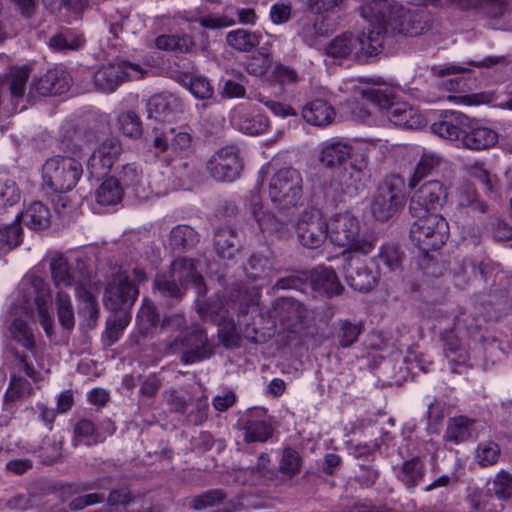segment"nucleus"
<instances>
[{
    "instance_id": "nucleus-1",
    "label": "nucleus",
    "mask_w": 512,
    "mask_h": 512,
    "mask_svg": "<svg viewBox=\"0 0 512 512\" xmlns=\"http://www.w3.org/2000/svg\"><path fill=\"white\" fill-rule=\"evenodd\" d=\"M329 238L334 245L344 248L341 257L350 254L366 256L373 251L377 242V238L365 229L360 219L349 211L331 218Z\"/></svg>"
},
{
    "instance_id": "nucleus-2",
    "label": "nucleus",
    "mask_w": 512,
    "mask_h": 512,
    "mask_svg": "<svg viewBox=\"0 0 512 512\" xmlns=\"http://www.w3.org/2000/svg\"><path fill=\"white\" fill-rule=\"evenodd\" d=\"M363 96L379 109L386 111L388 120L405 129H419L426 123L420 111L404 101H396L390 87H373L363 91Z\"/></svg>"
},
{
    "instance_id": "nucleus-3",
    "label": "nucleus",
    "mask_w": 512,
    "mask_h": 512,
    "mask_svg": "<svg viewBox=\"0 0 512 512\" xmlns=\"http://www.w3.org/2000/svg\"><path fill=\"white\" fill-rule=\"evenodd\" d=\"M83 174L81 163L68 156H53L42 166V190L67 193L75 188Z\"/></svg>"
},
{
    "instance_id": "nucleus-4",
    "label": "nucleus",
    "mask_w": 512,
    "mask_h": 512,
    "mask_svg": "<svg viewBox=\"0 0 512 512\" xmlns=\"http://www.w3.org/2000/svg\"><path fill=\"white\" fill-rule=\"evenodd\" d=\"M192 281V259L179 258L172 262L169 272L157 274L153 293L167 306L176 305L186 294Z\"/></svg>"
},
{
    "instance_id": "nucleus-5",
    "label": "nucleus",
    "mask_w": 512,
    "mask_h": 512,
    "mask_svg": "<svg viewBox=\"0 0 512 512\" xmlns=\"http://www.w3.org/2000/svg\"><path fill=\"white\" fill-rule=\"evenodd\" d=\"M417 219L410 227V239L420 252L428 254L440 249L449 238L447 220L439 214L412 215Z\"/></svg>"
},
{
    "instance_id": "nucleus-6",
    "label": "nucleus",
    "mask_w": 512,
    "mask_h": 512,
    "mask_svg": "<svg viewBox=\"0 0 512 512\" xmlns=\"http://www.w3.org/2000/svg\"><path fill=\"white\" fill-rule=\"evenodd\" d=\"M381 35H369L365 30L354 35L345 32L335 37L326 47L327 55L333 58L358 59L360 56H374L381 52Z\"/></svg>"
},
{
    "instance_id": "nucleus-7",
    "label": "nucleus",
    "mask_w": 512,
    "mask_h": 512,
    "mask_svg": "<svg viewBox=\"0 0 512 512\" xmlns=\"http://www.w3.org/2000/svg\"><path fill=\"white\" fill-rule=\"evenodd\" d=\"M303 194V179L293 167H283L271 177L269 197L279 210L297 207Z\"/></svg>"
},
{
    "instance_id": "nucleus-8",
    "label": "nucleus",
    "mask_w": 512,
    "mask_h": 512,
    "mask_svg": "<svg viewBox=\"0 0 512 512\" xmlns=\"http://www.w3.org/2000/svg\"><path fill=\"white\" fill-rule=\"evenodd\" d=\"M402 10L396 0H361L360 14L368 22L364 29L369 35L380 32L381 46L384 44L390 29L394 28V21Z\"/></svg>"
},
{
    "instance_id": "nucleus-9",
    "label": "nucleus",
    "mask_w": 512,
    "mask_h": 512,
    "mask_svg": "<svg viewBox=\"0 0 512 512\" xmlns=\"http://www.w3.org/2000/svg\"><path fill=\"white\" fill-rule=\"evenodd\" d=\"M30 69L26 66L12 69L0 82L2 103L12 112L23 111L34 98L33 83L27 92Z\"/></svg>"
},
{
    "instance_id": "nucleus-10",
    "label": "nucleus",
    "mask_w": 512,
    "mask_h": 512,
    "mask_svg": "<svg viewBox=\"0 0 512 512\" xmlns=\"http://www.w3.org/2000/svg\"><path fill=\"white\" fill-rule=\"evenodd\" d=\"M498 65L507 66V58L505 56H487L480 61H469L463 65H438L432 67V73L438 77L451 76L441 84L445 90L450 92H463L466 89H469L468 79L463 76V74L471 72V66L477 68H492Z\"/></svg>"
},
{
    "instance_id": "nucleus-11",
    "label": "nucleus",
    "mask_w": 512,
    "mask_h": 512,
    "mask_svg": "<svg viewBox=\"0 0 512 512\" xmlns=\"http://www.w3.org/2000/svg\"><path fill=\"white\" fill-rule=\"evenodd\" d=\"M139 295L131 276L119 269L112 275L104 291V306L114 312H129Z\"/></svg>"
},
{
    "instance_id": "nucleus-12",
    "label": "nucleus",
    "mask_w": 512,
    "mask_h": 512,
    "mask_svg": "<svg viewBox=\"0 0 512 512\" xmlns=\"http://www.w3.org/2000/svg\"><path fill=\"white\" fill-rule=\"evenodd\" d=\"M144 70L138 64L130 62L108 63L94 73V86L103 93H112L127 80L140 79Z\"/></svg>"
},
{
    "instance_id": "nucleus-13",
    "label": "nucleus",
    "mask_w": 512,
    "mask_h": 512,
    "mask_svg": "<svg viewBox=\"0 0 512 512\" xmlns=\"http://www.w3.org/2000/svg\"><path fill=\"white\" fill-rule=\"evenodd\" d=\"M210 176L218 182H233L244 168L241 150L236 145H226L217 150L206 165Z\"/></svg>"
},
{
    "instance_id": "nucleus-14",
    "label": "nucleus",
    "mask_w": 512,
    "mask_h": 512,
    "mask_svg": "<svg viewBox=\"0 0 512 512\" xmlns=\"http://www.w3.org/2000/svg\"><path fill=\"white\" fill-rule=\"evenodd\" d=\"M296 233L300 244L309 249L319 248L329 237L330 223L320 210H304L296 224Z\"/></svg>"
},
{
    "instance_id": "nucleus-15",
    "label": "nucleus",
    "mask_w": 512,
    "mask_h": 512,
    "mask_svg": "<svg viewBox=\"0 0 512 512\" xmlns=\"http://www.w3.org/2000/svg\"><path fill=\"white\" fill-rule=\"evenodd\" d=\"M50 270L57 291L74 289L77 293V289L86 288L91 277L83 261L78 260L72 267L61 255L52 258Z\"/></svg>"
},
{
    "instance_id": "nucleus-16",
    "label": "nucleus",
    "mask_w": 512,
    "mask_h": 512,
    "mask_svg": "<svg viewBox=\"0 0 512 512\" xmlns=\"http://www.w3.org/2000/svg\"><path fill=\"white\" fill-rule=\"evenodd\" d=\"M447 197V189L438 180H430L417 188L410 200L409 211L412 215L430 214L441 208Z\"/></svg>"
},
{
    "instance_id": "nucleus-17",
    "label": "nucleus",
    "mask_w": 512,
    "mask_h": 512,
    "mask_svg": "<svg viewBox=\"0 0 512 512\" xmlns=\"http://www.w3.org/2000/svg\"><path fill=\"white\" fill-rule=\"evenodd\" d=\"M433 24V16L426 6L402 10L396 16L394 28L389 33L395 32L405 36H419L429 31Z\"/></svg>"
},
{
    "instance_id": "nucleus-18",
    "label": "nucleus",
    "mask_w": 512,
    "mask_h": 512,
    "mask_svg": "<svg viewBox=\"0 0 512 512\" xmlns=\"http://www.w3.org/2000/svg\"><path fill=\"white\" fill-rule=\"evenodd\" d=\"M400 187L392 180H385L377 187L372 198L371 212L381 222L389 220L402 205Z\"/></svg>"
},
{
    "instance_id": "nucleus-19",
    "label": "nucleus",
    "mask_w": 512,
    "mask_h": 512,
    "mask_svg": "<svg viewBox=\"0 0 512 512\" xmlns=\"http://www.w3.org/2000/svg\"><path fill=\"white\" fill-rule=\"evenodd\" d=\"M24 285H29L27 293L29 296H33L34 304L36 305L39 322L43 327L46 335L51 337L54 333V319L49 309L52 303V297L48 285L45 281L37 276L30 277L28 282H24Z\"/></svg>"
},
{
    "instance_id": "nucleus-20",
    "label": "nucleus",
    "mask_w": 512,
    "mask_h": 512,
    "mask_svg": "<svg viewBox=\"0 0 512 512\" xmlns=\"http://www.w3.org/2000/svg\"><path fill=\"white\" fill-rule=\"evenodd\" d=\"M342 258L346 262L343 266V274L349 286L359 292H369L376 286L377 271L370 269L354 254Z\"/></svg>"
},
{
    "instance_id": "nucleus-21",
    "label": "nucleus",
    "mask_w": 512,
    "mask_h": 512,
    "mask_svg": "<svg viewBox=\"0 0 512 512\" xmlns=\"http://www.w3.org/2000/svg\"><path fill=\"white\" fill-rule=\"evenodd\" d=\"M357 154H366L363 149L339 139H331L322 144L319 154L320 163L326 168L343 167L348 161L354 160Z\"/></svg>"
},
{
    "instance_id": "nucleus-22",
    "label": "nucleus",
    "mask_w": 512,
    "mask_h": 512,
    "mask_svg": "<svg viewBox=\"0 0 512 512\" xmlns=\"http://www.w3.org/2000/svg\"><path fill=\"white\" fill-rule=\"evenodd\" d=\"M368 176V156L357 154L349 166L343 168L338 178V185L344 194L353 197L364 189Z\"/></svg>"
},
{
    "instance_id": "nucleus-23",
    "label": "nucleus",
    "mask_w": 512,
    "mask_h": 512,
    "mask_svg": "<svg viewBox=\"0 0 512 512\" xmlns=\"http://www.w3.org/2000/svg\"><path fill=\"white\" fill-rule=\"evenodd\" d=\"M122 152L118 139L109 138L102 142L91 154L87 168L93 177H102L108 173Z\"/></svg>"
},
{
    "instance_id": "nucleus-24",
    "label": "nucleus",
    "mask_w": 512,
    "mask_h": 512,
    "mask_svg": "<svg viewBox=\"0 0 512 512\" xmlns=\"http://www.w3.org/2000/svg\"><path fill=\"white\" fill-rule=\"evenodd\" d=\"M247 209L249 215L256 221L261 232L273 234L282 232L288 225V217H278L263 208L261 197L257 193L251 194Z\"/></svg>"
},
{
    "instance_id": "nucleus-25",
    "label": "nucleus",
    "mask_w": 512,
    "mask_h": 512,
    "mask_svg": "<svg viewBox=\"0 0 512 512\" xmlns=\"http://www.w3.org/2000/svg\"><path fill=\"white\" fill-rule=\"evenodd\" d=\"M469 123V117L461 112L445 110L441 113L438 121L431 125V131L447 140H461L464 129Z\"/></svg>"
},
{
    "instance_id": "nucleus-26",
    "label": "nucleus",
    "mask_w": 512,
    "mask_h": 512,
    "mask_svg": "<svg viewBox=\"0 0 512 512\" xmlns=\"http://www.w3.org/2000/svg\"><path fill=\"white\" fill-rule=\"evenodd\" d=\"M148 118L158 122H170L182 111L181 103L172 94H155L146 103Z\"/></svg>"
},
{
    "instance_id": "nucleus-27",
    "label": "nucleus",
    "mask_w": 512,
    "mask_h": 512,
    "mask_svg": "<svg viewBox=\"0 0 512 512\" xmlns=\"http://www.w3.org/2000/svg\"><path fill=\"white\" fill-rule=\"evenodd\" d=\"M468 127H465L461 136L462 145L470 150H486L498 142V134L491 128L481 126L469 118Z\"/></svg>"
},
{
    "instance_id": "nucleus-28",
    "label": "nucleus",
    "mask_w": 512,
    "mask_h": 512,
    "mask_svg": "<svg viewBox=\"0 0 512 512\" xmlns=\"http://www.w3.org/2000/svg\"><path fill=\"white\" fill-rule=\"evenodd\" d=\"M70 84V75L63 69L55 68L33 82V90L41 96L58 95L68 91Z\"/></svg>"
},
{
    "instance_id": "nucleus-29",
    "label": "nucleus",
    "mask_w": 512,
    "mask_h": 512,
    "mask_svg": "<svg viewBox=\"0 0 512 512\" xmlns=\"http://www.w3.org/2000/svg\"><path fill=\"white\" fill-rule=\"evenodd\" d=\"M315 18H302L299 22V35L310 46L316 44L319 37L329 35L335 28V19L326 14H314Z\"/></svg>"
},
{
    "instance_id": "nucleus-30",
    "label": "nucleus",
    "mask_w": 512,
    "mask_h": 512,
    "mask_svg": "<svg viewBox=\"0 0 512 512\" xmlns=\"http://www.w3.org/2000/svg\"><path fill=\"white\" fill-rule=\"evenodd\" d=\"M480 423L466 416H458L449 419L444 434V439L456 445L475 440L479 434Z\"/></svg>"
},
{
    "instance_id": "nucleus-31",
    "label": "nucleus",
    "mask_w": 512,
    "mask_h": 512,
    "mask_svg": "<svg viewBox=\"0 0 512 512\" xmlns=\"http://www.w3.org/2000/svg\"><path fill=\"white\" fill-rule=\"evenodd\" d=\"M306 279H310L311 286L327 296L338 295L342 292L343 286L334 270L328 267L319 266L309 274L303 273Z\"/></svg>"
},
{
    "instance_id": "nucleus-32",
    "label": "nucleus",
    "mask_w": 512,
    "mask_h": 512,
    "mask_svg": "<svg viewBox=\"0 0 512 512\" xmlns=\"http://www.w3.org/2000/svg\"><path fill=\"white\" fill-rule=\"evenodd\" d=\"M24 223L32 230H42L50 226L51 213L49 208L40 201L31 203L24 212L17 215L13 224Z\"/></svg>"
},
{
    "instance_id": "nucleus-33",
    "label": "nucleus",
    "mask_w": 512,
    "mask_h": 512,
    "mask_svg": "<svg viewBox=\"0 0 512 512\" xmlns=\"http://www.w3.org/2000/svg\"><path fill=\"white\" fill-rule=\"evenodd\" d=\"M15 310L14 314H18V310L21 311L20 315L15 317L10 324L9 331L12 338L21 344L26 349H32L35 346V339L33 329L29 324V319L31 315L27 311V309L23 308H13Z\"/></svg>"
},
{
    "instance_id": "nucleus-34",
    "label": "nucleus",
    "mask_w": 512,
    "mask_h": 512,
    "mask_svg": "<svg viewBox=\"0 0 512 512\" xmlns=\"http://www.w3.org/2000/svg\"><path fill=\"white\" fill-rule=\"evenodd\" d=\"M244 272L250 281H261L262 283L260 286H262L264 282L269 281L275 274L276 269L274 267V262L270 257L264 255H252L244 265Z\"/></svg>"
},
{
    "instance_id": "nucleus-35",
    "label": "nucleus",
    "mask_w": 512,
    "mask_h": 512,
    "mask_svg": "<svg viewBox=\"0 0 512 512\" xmlns=\"http://www.w3.org/2000/svg\"><path fill=\"white\" fill-rule=\"evenodd\" d=\"M302 116L311 125L326 126L333 121L335 111L327 101L316 99L303 107Z\"/></svg>"
},
{
    "instance_id": "nucleus-36",
    "label": "nucleus",
    "mask_w": 512,
    "mask_h": 512,
    "mask_svg": "<svg viewBox=\"0 0 512 512\" xmlns=\"http://www.w3.org/2000/svg\"><path fill=\"white\" fill-rule=\"evenodd\" d=\"M214 249L221 258H233L240 249L237 232L231 227H218L214 233Z\"/></svg>"
},
{
    "instance_id": "nucleus-37",
    "label": "nucleus",
    "mask_w": 512,
    "mask_h": 512,
    "mask_svg": "<svg viewBox=\"0 0 512 512\" xmlns=\"http://www.w3.org/2000/svg\"><path fill=\"white\" fill-rule=\"evenodd\" d=\"M424 476L425 464L423 459L420 457H412L405 460L397 472V479L408 490H412L418 486L422 482Z\"/></svg>"
},
{
    "instance_id": "nucleus-38",
    "label": "nucleus",
    "mask_w": 512,
    "mask_h": 512,
    "mask_svg": "<svg viewBox=\"0 0 512 512\" xmlns=\"http://www.w3.org/2000/svg\"><path fill=\"white\" fill-rule=\"evenodd\" d=\"M362 322H352L348 319H340L335 326V340L341 348L352 347L364 332Z\"/></svg>"
},
{
    "instance_id": "nucleus-39",
    "label": "nucleus",
    "mask_w": 512,
    "mask_h": 512,
    "mask_svg": "<svg viewBox=\"0 0 512 512\" xmlns=\"http://www.w3.org/2000/svg\"><path fill=\"white\" fill-rule=\"evenodd\" d=\"M440 156L433 153H424L417 163L414 173L408 179V186L415 189L417 185L440 165Z\"/></svg>"
},
{
    "instance_id": "nucleus-40",
    "label": "nucleus",
    "mask_w": 512,
    "mask_h": 512,
    "mask_svg": "<svg viewBox=\"0 0 512 512\" xmlns=\"http://www.w3.org/2000/svg\"><path fill=\"white\" fill-rule=\"evenodd\" d=\"M131 320L129 312H115L106 321L104 337L107 345L116 343Z\"/></svg>"
},
{
    "instance_id": "nucleus-41",
    "label": "nucleus",
    "mask_w": 512,
    "mask_h": 512,
    "mask_svg": "<svg viewBox=\"0 0 512 512\" xmlns=\"http://www.w3.org/2000/svg\"><path fill=\"white\" fill-rule=\"evenodd\" d=\"M260 36L245 29H236L228 32L226 41L228 45L240 52H250L260 42Z\"/></svg>"
},
{
    "instance_id": "nucleus-42",
    "label": "nucleus",
    "mask_w": 512,
    "mask_h": 512,
    "mask_svg": "<svg viewBox=\"0 0 512 512\" xmlns=\"http://www.w3.org/2000/svg\"><path fill=\"white\" fill-rule=\"evenodd\" d=\"M123 188L113 177L107 178L96 190V200L101 205H115L122 199Z\"/></svg>"
},
{
    "instance_id": "nucleus-43",
    "label": "nucleus",
    "mask_w": 512,
    "mask_h": 512,
    "mask_svg": "<svg viewBox=\"0 0 512 512\" xmlns=\"http://www.w3.org/2000/svg\"><path fill=\"white\" fill-rule=\"evenodd\" d=\"M236 124L242 132L249 135H258L268 129L269 121L262 114L242 113L237 116Z\"/></svg>"
},
{
    "instance_id": "nucleus-44",
    "label": "nucleus",
    "mask_w": 512,
    "mask_h": 512,
    "mask_svg": "<svg viewBox=\"0 0 512 512\" xmlns=\"http://www.w3.org/2000/svg\"><path fill=\"white\" fill-rule=\"evenodd\" d=\"M55 302L59 323L63 328L71 330L75 325V316L70 294L63 290L57 291Z\"/></svg>"
},
{
    "instance_id": "nucleus-45",
    "label": "nucleus",
    "mask_w": 512,
    "mask_h": 512,
    "mask_svg": "<svg viewBox=\"0 0 512 512\" xmlns=\"http://www.w3.org/2000/svg\"><path fill=\"white\" fill-rule=\"evenodd\" d=\"M77 297L81 303L79 314L87 319V327L95 328L99 318V307L96 298L86 289H77Z\"/></svg>"
},
{
    "instance_id": "nucleus-46",
    "label": "nucleus",
    "mask_w": 512,
    "mask_h": 512,
    "mask_svg": "<svg viewBox=\"0 0 512 512\" xmlns=\"http://www.w3.org/2000/svg\"><path fill=\"white\" fill-rule=\"evenodd\" d=\"M83 43V37L71 30L59 32L49 39V46L56 51L78 50Z\"/></svg>"
},
{
    "instance_id": "nucleus-47",
    "label": "nucleus",
    "mask_w": 512,
    "mask_h": 512,
    "mask_svg": "<svg viewBox=\"0 0 512 512\" xmlns=\"http://www.w3.org/2000/svg\"><path fill=\"white\" fill-rule=\"evenodd\" d=\"M459 206L464 210V213L472 216L477 219L480 218L483 214L487 213L488 206L484 203L475 191L466 190L462 192L459 199Z\"/></svg>"
},
{
    "instance_id": "nucleus-48",
    "label": "nucleus",
    "mask_w": 512,
    "mask_h": 512,
    "mask_svg": "<svg viewBox=\"0 0 512 512\" xmlns=\"http://www.w3.org/2000/svg\"><path fill=\"white\" fill-rule=\"evenodd\" d=\"M155 45L160 50H172L187 53L192 46V38L188 35H160L155 40Z\"/></svg>"
},
{
    "instance_id": "nucleus-49",
    "label": "nucleus",
    "mask_w": 512,
    "mask_h": 512,
    "mask_svg": "<svg viewBox=\"0 0 512 512\" xmlns=\"http://www.w3.org/2000/svg\"><path fill=\"white\" fill-rule=\"evenodd\" d=\"M245 440L247 442H264L272 433L271 426L262 420H248L244 424Z\"/></svg>"
},
{
    "instance_id": "nucleus-50",
    "label": "nucleus",
    "mask_w": 512,
    "mask_h": 512,
    "mask_svg": "<svg viewBox=\"0 0 512 512\" xmlns=\"http://www.w3.org/2000/svg\"><path fill=\"white\" fill-rule=\"evenodd\" d=\"M500 456V447L494 441L479 443L476 449L475 459L478 464L487 467L495 464Z\"/></svg>"
},
{
    "instance_id": "nucleus-51",
    "label": "nucleus",
    "mask_w": 512,
    "mask_h": 512,
    "mask_svg": "<svg viewBox=\"0 0 512 512\" xmlns=\"http://www.w3.org/2000/svg\"><path fill=\"white\" fill-rule=\"evenodd\" d=\"M301 466L299 453L292 448H285L279 465L281 473L291 478L300 472Z\"/></svg>"
},
{
    "instance_id": "nucleus-52",
    "label": "nucleus",
    "mask_w": 512,
    "mask_h": 512,
    "mask_svg": "<svg viewBox=\"0 0 512 512\" xmlns=\"http://www.w3.org/2000/svg\"><path fill=\"white\" fill-rule=\"evenodd\" d=\"M213 353V346L208 341L206 333L194 326V362L209 358Z\"/></svg>"
},
{
    "instance_id": "nucleus-53",
    "label": "nucleus",
    "mask_w": 512,
    "mask_h": 512,
    "mask_svg": "<svg viewBox=\"0 0 512 512\" xmlns=\"http://www.w3.org/2000/svg\"><path fill=\"white\" fill-rule=\"evenodd\" d=\"M443 349L445 356L452 361H456L457 363H464L467 359V352L465 348L453 333L446 335L444 338Z\"/></svg>"
},
{
    "instance_id": "nucleus-54",
    "label": "nucleus",
    "mask_w": 512,
    "mask_h": 512,
    "mask_svg": "<svg viewBox=\"0 0 512 512\" xmlns=\"http://www.w3.org/2000/svg\"><path fill=\"white\" fill-rule=\"evenodd\" d=\"M137 321L142 329L148 330L159 322V315L153 303L144 298L142 306L137 313Z\"/></svg>"
},
{
    "instance_id": "nucleus-55",
    "label": "nucleus",
    "mask_w": 512,
    "mask_h": 512,
    "mask_svg": "<svg viewBox=\"0 0 512 512\" xmlns=\"http://www.w3.org/2000/svg\"><path fill=\"white\" fill-rule=\"evenodd\" d=\"M117 180L122 188L131 187L137 191L142 180V171L136 164H126L119 171Z\"/></svg>"
},
{
    "instance_id": "nucleus-56",
    "label": "nucleus",
    "mask_w": 512,
    "mask_h": 512,
    "mask_svg": "<svg viewBox=\"0 0 512 512\" xmlns=\"http://www.w3.org/2000/svg\"><path fill=\"white\" fill-rule=\"evenodd\" d=\"M20 200V192L12 180L0 182V211L13 206Z\"/></svg>"
},
{
    "instance_id": "nucleus-57",
    "label": "nucleus",
    "mask_w": 512,
    "mask_h": 512,
    "mask_svg": "<svg viewBox=\"0 0 512 512\" xmlns=\"http://www.w3.org/2000/svg\"><path fill=\"white\" fill-rule=\"evenodd\" d=\"M22 228L18 224L0 225V250L16 247L21 242Z\"/></svg>"
},
{
    "instance_id": "nucleus-58",
    "label": "nucleus",
    "mask_w": 512,
    "mask_h": 512,
    "mask_svg": "<svg viewBox=\"0 0 512 512\" xmlns=\"http://www.w3.org/2000/svg\"><path fill=\"white\" fill-rule=\"evenodd\" d=\"M118 122L124 135L137 137L141 134V122L135 112L127 111L120 114Z\"/></svg>"
},
{
    "instance_id": "nucleus-59",
    "label": "nucleus",
    "mask_w": 512,
    "mask_h": 512,
    "mask_svg": "<svg viewBox=\"0 0 512 512\" xmlns=\"http://www.w3.org/2000/svg\"><path fill=\"white\" fill-rule=\"evenodd\" d=\"M481 11L494 19L511 15L508 0H482Z\"/></svg>"
},
{
    "instance_id": "nucleus-60",
    "label": "nucleus",
    "mask_w": 512,
    "mask_h": 512,
    "mask_svg": "<svg viewBox=\"0 0 512 512\" xmlns=\"http://www.w3.org/2000/svg\"><path fill=\"white\" fill-rule=\"evenodd\" d=\"M347 0H307V9L313 14H326L332 17Z\"/></svg>"
},
{
    "instance_id": "nucleus-61",
    "label": "nucleus",
    "mask_w": 512,
    "mask_h": 512,
    "mask_svg": "<svg viewBox=\"0 0 512 512\" xmlns=\"http://www.w3.org/2000/svg\"><path fill=\"white\" fill-rule=\"evenodd\" d=\"M31 392L32 386L26 379L13 376L5 397L8 401H16L22 397L29 396Z\"/></svg>"
},
{
    "instance_id": "nucleus-62",
    "label": "nucleus",
    "mask_w": 512,
    "mask_h": 512,
    "mask_svg": "<svg viewBox=\"0 0 512 512\" xmlns=\"http://www.w3.org/2000/svg\"><path fill=\"white\" fill-rule=\"evenodd\" d=\"M247 82L246 77L239 73L236 79H229L224 82L222 88V95L226 98H242L245 96L246 89L245 83Z\"/></svg>"
},
{
    "instance_id": "nucleus-63",
    "label": "nucleus",
    "mask_w": 512,
    "mask_h": 512,
    "mask_svg": "<svg viewBox=\"0 0 512 512\" xmlns=\"http://www.w3.org/2000/svg\"><path fill=\"white\" fill-rule=\"evenodd\" d=\"M377 257L391 271L398 269L402 261L399 249L393 245L381 246Z\"/></svg>"
},
{
    "instance_id": "nucleus-64",
    "label": "nucleus",
    "mask_w": 512,
    "mask_h": 512,
    "mask_svg": "<svg viewBox=\"0 0 512 512\" xmlns=\"http://www.w3.org/2000/svg\"><path fill=\"white\" fill-rule=\"evenodd\" d=\"M495 495L502 500L512 496V475L506 471L499 472L493 482Z\"/></svg>"
}]
</instances>
